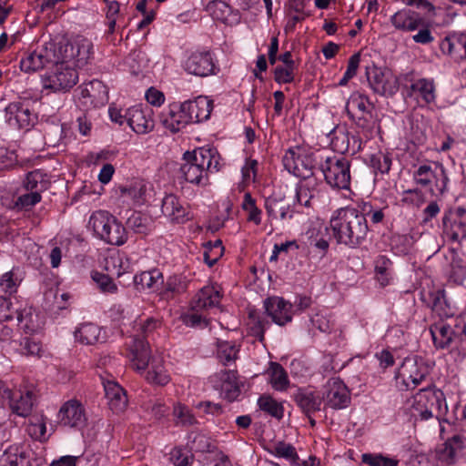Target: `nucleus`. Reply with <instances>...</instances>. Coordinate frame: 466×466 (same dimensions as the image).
<instances>
[{
  "label": "nucleus",
  "mask_w": 466,
  "mask_h": 466,
  "mask_svg": "<svg viewBox=\"0 0 466 466\" xmlns=\"http://www.w3.org/2000/svg\"><path fill=\"white\" fill-rule=\"evenodd\" d=\"M466 446V439L461 435H454L446 441L439 450V458L447 464H451L456 461L458 453Z\"/></svg>",
  "instance_id": "37"
},
{
  "label": "nucleus",
  "mask_w": 466,
  "mask_h": 466,
  "mask_svg": "<svg viewBox=\"0 0 466 466\" xmlns=\"http://www.w3.org/2000/svg\"><path fill=\"white\" fill-rule=\"evenodd\" d=\"M242 208L247 214L248 221L252 222L257 226L261 223L262 211L257 207L255 199L249 193H246L244 195Z\"/></svg>",
  "instance_id": "51"
},
{
  "label": "nucleus",
  "mask_w": 466,
  "mask_h": 466,
  "mask_svg": "<svg viewBox=\"0 0 466 466\" xmlns=\"http://www.w3.org/2000/svg\"><path fill=\"white\" fill-rule=\"evenodd\" d=\"M430 368L421 358H406L396 379H400L406 390H413L429 375Z\"/></svg>",
  "instance_id": "10"
},
{
  "label": "nucleus",
  "mask_w": 466,
  "mask_h": 466,
  "mask_svg": "<svg viewBox=\"0 0 466 466\" xmlns=\"http://www.w3.org/2000/svg\"><path fill=\"white\" fill-rule=\"evenodd\" d=\"M283 166L290 174L302 177H312L315 159L311 153H307L300 147L289 148L282 157Z\"/></svg>",
  "instance_id": "9"
},
{
  "label": "nucleus",
  "mask_w": 466,
  "mask_h": 466,
  "mask_svg": "<svg viewBox=\"0 0 466 466\" xmlns=\"http://www.w3.org/2000/svg\"><path fill=\"white\" fill-rule=\"evenodd\" d=\"M409 96L418 103L434 104L436 101V85L432 78L420 77L413 79L409 89Z\"/></svg>",
  "instance_id": "25"
},
{
  "label": "nucleus",
  "mask_w": 466,
  "mask_h": 466,
  "mask_svg": "<svg viewBox=\"0 0 466 466\" xmlns=\"http://www.w3.org/2000/svg\"><path fill=\"white\" fill-rule=\"evenodd\" d=\"M199 311L192 310L183 316V322L188 327H200L204 328L208 325V320L206 316L198 313Z\"/></svg>",
  "instance_id": "62"
},
{
  "label": "nucleus",
  "mask_w": 466,
  "mask_h": 466,
  "mask_svg": "<svg viewBox=\"0 0 466 466\" xmlns=\"http://www.w3.org/2000/svg\"><path fill=\"white\" fill-rule=\"evenodd\" d=\"M42 197L37 192L26 191L17 197L14 203V208L18 210H29L32 207L39 203Z\"/></svg>",
  "instance_id": "54"
},
{
  "label": "nucleus",
  "mask_w": 466,
  "mask_h": 466,
  "mask_svg": "<svg viewBox=\"0 0 466 466\" xmlns=\"http://www.w3.org/2000/svg\"><path fill=\"white\" fill-rule=\"evenodd\" d=\"M0 466H30L29 454L22 446H9L0 457Z\"/></svg>",
  "instance_id": "35"
},
{
  "label": "nucleus",
  "mask_w": 466,
  "mask_h": 466,
  "mask_svg": "<svg viewBox=\"0 0 466 466\" xmlns=\"http://www.w3.org/2000/svg\"><path fill=\"white\" fill-rule=\"evenodd\" d=\"M28 434L35 440L41 441L45 439L46 425L43 417H33L27 425Z\"/></svg>",
  "instance_id": "57"
},
{
  "label": "nucleus",
  "mask_w": 466,
  "mask_h": 466,
  "mask_svg": "<svg viewBox=\"0 0 466 466\" xmlns=\"http://www.w3.org/2000/svg\"><path fill=\"white\" fill-rule=\"evenodd\" d=\"M260 410L268 412L275 418L283 416V407L269 395H262L258 400Z\"/></svg>",
  "instance_id": "52"
},
{
  "label": "nucleus",
  "mask_w": 466,
  "mask_h": 466,
  "mask_svg": "<svg viewBox=\"0 0 466 466\" xmlns=\"http://www.w3.org/2000/svg\"><path fill=\"white\" fill-rule=\"evenodd\" d=\"M49 181L46 174L37 169L29 172L24 182L23 187L25 191L37 192L41 195L42 192L46 191L48 187Z\"/></svg>",
  "instance_id": "42"
},
{
  "label": "nucleus",
  "mask_w": 466,
  "mask_h": 466,
  "mask_svg": "<svg viewBox=\"0 0 466 466\" xmlns=\"http://www.w3.org/2000/svg\"><path fill=\"white\" fill-rule=\"evenodd\" d=\"M162 283V274L157 269L144 271L134 276V284L138 290L154 289Z\"/></svg>",
  "instance_id": "44"
},
{
  "label": "nucleus",
  "mask_w": 466,
  "mask_h": 466,
  "mask_svg": "<svg viewBox=\"0 0 466 466\" xmlns=\"http://www.w3.org/2000/svg\"><path fill=\"white\" fill-rule=\"evenodd\" d=\"M56 60L53 46H43L29 53L20 61V68L25 73H33L43 69Z\"/></svg>",
  "instance_id": "21"
},
{
  "label": "nucleus",
  "mask_w": 466,
  "mask_h": 466,
  "mask_svg": "<svg viewBox=\"0 0 466 466\" xmlns=\"http://www.w3.org/2000/svg\"><path fill=\"white\" fill-rule=\"evenodd\" d=\"M173 414L177 425L192 426L197 423V419L191 410L185 405L177 403L174 406Z\"/></svg>",
  "instance_id": "53"
},
{
  "label": "nucleus",
  "mask_w": 466,
  "mask_h": 466,
  "mask_svg": "<svg viewBox=\"0 0 466 466\" xmlns=\"http://www.w3.org/2000/svg\"><path fill=\"white\" fill-rule=\"evenodd\" d=\"M150 186L143 180H137L127 186L119 187V198L128 206L144 205L150 195Z\"/></svg>",
  "instance_id": "24"
},
{
  "label": "nucleus",
  "mask_w": 466,
  "mask_h": 466,
  "mask_svg": "<svg viewBox=\"0 0 466 466\" xmlns=\"http://www.w3.org/2000/svg\"><path fill=\"white\" fill-rule=\"evenodd\" d=\"M412 177L417 185L428 187L434 196H441L447 190L449 177L445 167L439 162L420 165Z\"/></svg>",
  "instance_id": "5"
},
{
  "label": "nucleus",
  "mask_w": 466,
  "mask_h": 466,
  "mask_svg": "<svg viewBox=\"0 0 466 466\" xmlns=\"http://www.w3.org/2000/svg\"><path fill=\"white\" fill-rule=\"evenodd\" d=\"M366 76L374 93L391 96L399 90L398 78L388 69L372 66L366 67Z\"/></svg>",
  "instance_id": "11"
},
{
  "label": "nucleus",
  "mask_w": 466,
  "mask_h": 466,
  "mask_svg": "<svg viewBox=\"0 0 466 466\" xmlns=\"http://www.w3.org/2000/svg\"><path fill=\"white\" fill-rule=\"evenodd\" d=\"M93 280L96 283L99 289L104 293L114 294L117 291V286L107 275L95 272L92 275Z\"/></svg>",
  "instance_id": "59"
},
{
  "label": "nucleus",
  "mask_w": 466,
  "mask_h": 466,
  "mask_svg": "<svg viewBox=\"0 0 466 466\" xmlns=\"http://www.w3.org/2000/svg\"><path fill=\"white\" fill-rule=\"evenodd\" d=\"M103 385L109 408L116 413L124 411L128 402L125 390L114 380L103 381Z\"/></svg>",
  "instance_id": "30"
},
{
  "label": "nucleus",
  "mask_w": 466,
  "mask_h": 466,
  "mask_svg": "<svg viewBox=\"0 0 466 466\" xmlns=\"http://www.w3.org/2000/svg\"><path fill=\"white\" fill-rule=\"evenodd\" d=\"M431 334L436 347L444 349L451 346L453 336L457 335L450 325L444 323L434 324L431 327Z\"/></svg>",
  "instance_id": "40"
},
{
  "label": "nucleus",
  "mask_w": 466,
  "mask_h": 466,
  "mask_svg": "<svg viewBox=\"0 0 466 466\" xmlns=\"http://www.w3.org/2000/svg\"><path fill=\"white\" fill-rule=\"evenodd\" d=\"M16 309L13 307L10 299L0 296V322L13 319Z\"/></svg>",
  "instance_id": "63"
},
{
  "label": "nucleus",
  "mask_w": 466,
  "mask_h": 466,
  "mask_svg": "<svg viewBox=\"0 0 466 466\" xmlns=\"http://www.w3.org/2000/svg\"><path fill=\"white\" fill-rule=\"evenodd\" d=\"M294 400L298 406L308 415L320 410L322 397L312 390L299 389L295 394Z\"/></svg>",
  "instance_id": "36"
},
{
  "label": "nucleus",
  "mask_w": 466,
  "mask_h": 466,
  "mask_svg": "<svg viewBox=\"0 0 466 466\" xmlns=\"http://www.w3.org/2000/svg\"><path fill=\"white\" fill-rule=\"evenodd\" d=\"M374 266L378 280L381 285H386L389 281L390 260L386 256L380 255L376 258Z\"/></svg>",
  "instance_id": "56"
},
{
  "label": "nucleus",
  "mask_w": 466,
  "mask_h": 466,
  "mask_svg": "<svg viewBox=\"0 0 466 466\" xmlns=\"http://www.w3.org/2000/svg\"><path fill=\"white\" fill-rule=\"evenodd\" d=\"M264 208L269 218L271 219H287L291 218L290 203L287 200L284 194L274 192L265 198Z\"/></svg>",
  "instance_id": "28"
},
{
  "label": "nucleus",
  "mask_w": 466,
  "mask_h": 466,
  "mask_svg": "<svg viewBox=\"0 0 466 466\" xmlns=\"http://www.w3.org/2000/svg\"><path fill=\"white\" fill-rule=\"evenodd\" d=\"M442 54L451 56L455 60L466 57V35H451L445 36L440 43Z\"/></svg>",
  "instance_id": "32"
},
{
  "label": "nucleus",
  "mask_w": 466,
  "mask_h": 466,
  "mask_svg": "<svg viewBox=\"0 0 466 466\" xmlns=\"http://www.w3.org/2000/svg\"><path fill=\"white\" fill-rule=\"evenodd\" d=\"M238 347L234 342L218 341V358L224 364L228 365L237 359Z\"/></svg>",
  "instance_id": "50"
},
{
  "label": "nucleus",
  "mask_w": 466,
  "mask_h": 466,
  "mask_svg": "<svg viewBox=\"0 0 466 466\" xmlns=\"http://www.w3.org/2000/svg\"><path fill=\"white\" fill-rule=\"evenodd\" d=\"M83 93H86L96 106L104 105L108 100L107 88L98 80H93L88 83L83 90Z\"/></svg>",
  "instance_id": "48"
},
{
  "label": "nucleus",
  "mask_w": 466,
  "mask_h": 466,
  "mask_svg": "<svg viewBox=\"0 0 466 466\" xmlns=\"http://www.w3.org/2000/svg\"><path fill=\"white\" fill-rule=\"evenodd\" d=\"M180 173L184 179L191 184L207 185L208 173L218 172L220 168V156L212 147H199L183 156Z\"/></svg>",
  "instance_id": "2"
},
{
  "label": "nucleus",
  "mask_w": 466,
  "mask_h": 466,
  "mask_svg": "<svg viewBox=\"0 0 466 466\" xmlns=\"http://www.w3.org/2000/svg\"><path fill=\"white\" fill-rule=\"evenodd\" d=\"M75 338L86 345H93L104 340L102 329L93 323H84L75 331Z\"/></svg>",
  "instance_id": "38"
},
{
  "label": "nucleus",
  "mask_w": 466,
  "mask_h": 466,
  "mask_svg": "<svg viewBox=\"0 0 466 466\" xmlns=\"http://www.w3.org/2000/svg\"><path fill=\"white\" fill-rule=\"evenodd\" d=\"M153 111L149 106H134L127 110V123L138 135L154 129Z\"/></svg>",
  "instance_id": "17"
},
{
  "label": "nucleus",
  "mask_w": 466,
  "mask_h": 466,
  "mask_svg": "<svg viewBox=\"0 0 466 466\" xmlns=\"http://www.w3.org/2000/svg\"><path fill=\"white\" fill-rule=\"evenodd\" d=\"M222 294L218 285H207L201 288L190 303L191 310L209 311L220 308Z\"/></svg>",
  "instance_id": "18"
},
{
  "label": "nucleus",
  "mask_w": 466,
  "mask_h": 466,
  "mask_svg": "<svg viewBox=\"0 0 466 466\" xmlns=\"http://www.w3.org/2000/svg\"><path fill=\"white\" fill-rule=\"evenodd\" d=\"M161 210L165 217L174 222L183 223L189 218L187 208L173 194L163 198Z\"/></svg>",
  "instance_id": "29"
},
{
  "label": "nucleus",
  "mask_w": 466,
  "mask_h": 466,
  "mask_svg": "<svg viewBox=\"0 0 466 466\" xmlns=\"http://www.w3.org/2000/svg\"><path fill=\"white\" fill-rule=\"evenodd\" d=\"M322 401L333 410H342L350 403V391L339 378H331L325 385Z\"/></svg>",
  "instance_id": "15"
},
{
  "label": "nucleus",
  "mask_w": 466,
  "mask_h": 466,
  "mask_svg": "<svg viewBox=\"0 0 466 466\" xmlns=\"http://www.w3.org/2000/svg\"><path fill=\"white\" fill-rule=\"evenodd\" d=\"M184 69L190 75L205 77L215 74L216 66L211 53L195 52L186 59Z\"/></svg>",
  "instance_id": "22"
},
{
  "label": "nucleus",
  "mask_w": 466,
  "mask_h": 466,
  "mask_svg": "<svg viewBox=\"0 0 466 466\" xmlns=\"http://www.w3.org/2000/svg\"><path fill=\"white\" fill-rule=\"evenodd\" d=\"M350 161L344 157H328L320 168L326 182L332 187L347 189L350 184Z\"/></svg>",
  "instance_id": "7"
},
{
  "label": "nucleus",
  "mask_w": 466,
  "mask_h": 466,
  "mask_svg": "<svg viewBox=\"0 0 466 466\" xmlns=\"http://www.w3.org/2000/svg\"><path fill=\"white\" fill-rule=\"evenodd\" d=\"M371 211L372 206L368 202L360 206V210L351 207L335 210L329 219V228L336 241L351 248L360 247L367 238L366 217Z\"/></svg>",
  "instance_id": "1"
},
{
  "label": "nucleus",
  "mask_w": 466,
  "mask_h": 466,
  "mask_svg": "<svg viewBox=\"0 0 466 466\" xmlns=\"http://www.w3.org/2000/svg\"><path fill=\"white\" fill-rule=\"evenodd\" d=\"M443 233L453 242L466 239V209L458 208L449 217L443 218Z\"/></svg>",
  "instance_id": "23"
},
{
  "label": "nucleus",
  "mask_w": 466,
  "mask_h": 466,
  "mask_svg": "<svg viewBox=\"0 0 466 466\" xmlns=\"http://www.w3.org/2000/svg\"><path fill=\"white\" fill-rule=\"evenodd\" d=\"M92 50V43L89 39L77 35L70 43L64 46L63 59L74 61L76 66H83L87 63Z\"/></svg>",
  "instance_id": "19"
},
{
  "label": "nucleus",
  "mask_w": 466,
  "mask_h": 466,
  "mask_svg": "<svg viewBox=\"0 0 466 466\" xmlns=\"http://www.w3.org/2000/svg\"><path fill=\"white\" fill-rule=\"evenodd\" d=\"M187 102H173L164 108L159 115L162 126L172 133H177L192 124Z\"/></svg>",
  "instance_id": "13"
},
{
  "label": "nucleus",
  "mask_w": 466,
  "mask_h": 466,
  "mask_svg": "<svg viewBox=\"0 0 466 466\" xmlns=\"http://www.w3.org/2000/svg\"><path fill=\"white\" fill-rule=\"evenodd\" d=\"M23 280V273L19 268L14 267L11 270L0 276V290L12 295L17 291Z\"/></svg>",
  "instance_id": "43"
},
{
  "label": "nucleus",
  "mask_w": 466,
  "mask_h": 466,
  "mask_svg": "<svg viewBox=\"0 0 466 466\" xmlns=\"http://www.w3.org/2000/svg\"><path fill=\"white\" fill-rule=\"evenodd\" d=\"M296 66H277L274 69V79L279 84H288L294 80Z\"/></svg>",
  "instance_id": "60"
},
{
  "label": "nucleus",
  "mask_w": 466,
  "mask_h": 466,
  "mask_svg": "<svg viewBox=\"0 0 466 466\" xmlns=\"http://www.w3.org/2000/svg\"><path fill=\"white\" fill-rule=\"evenodd\" d=\"M58 419L63 426L81 429L86 421L85 408L79 400H69L61 406Z\"/></svg>",
  "instance_id": "20"
},
{
  "label": "nucleus",
  "mask_w": 466,
  "mask_h": 466,
  "mask_svg": "<svg viewBox=\"0 0 466 466\" xmlns=\"http://www.w3.org/2000/svg\"><path fill=\"white\" fill-rule=\"evenodd\" d=\"M127 228L136 234L146 235L154 228L151 218L141 213H133L127 221Z\"/></svg>",
  "instance_id": "45"
},
{
  "label": "nucleus",
  "mask_w": 466,
  "mask_h": 466,
  "mask_svg": "<svg viewBox=\"0 0 466 466\" xmlns=\"http://www.w3.org/2000/svg\"><path fill=\"white\" fill-rule=\"evenodd\" d=\"M187 111L190 113L192 124L206 121L213 109V101L207 96H199L193 100H186Z\"/></svg>",
  "instance_id": "33"
},
{
  "label": "nucleus",
  "mask_w": 466,
  "mask_h": 466,
  "mask_svg": "<svg viewBox=\"0 0 466 466\" xmlns=\"http://www.w3.org/2000/svg\"><path fill=\"white\" fill-rule=\"evenodd\" d=\"M370 106L371 104L366 96L354 93L348 99L345 110L350 117L354 119L356 117V111L364 114L369 112Z\"/></svg>",
  "instance_id": "46"
},
{
  "label": "nucleus",
  "mask_w": 466,
  "mask_h": 466,
  "mask_svg": "<svg viewBox=\"0 0 466 466\" xmlns=\"http://www.w3.org/2000/svg\"><path fill=\"white\" fill-rule=\"evenodd\" d=\"M331 146L333 149L340 154H345L350 150V134L348 132H339L332 138Z\"/></svg>",
  "instance_id": "61"
},
{
  "label": "nucleus",
  "mask_w": 466,
  "mask_h": 466,
  "mask_svg": "<svg viewBox=\"0 0 466 466\" xmlns=\"http://www.w3.org/2000/svg\"><path fill=\"white\" fill-rule=\"evenodd\" d=\"M15 316L20 329L28 334L39 330L43 324L38 312L32 307L17 309Z\"/></svg>",
  "instance_id": "34"
},
{
  "label": "nucleus",
  "mask_w": 466,
  "mask_h": 466,
  "mask_svg": "<svg viewBox=\"0 0 466 466\" xmlns=\"http://www.w3.org/2000/svg\"><path fill=\"white\" fill-rule=\"evenodd\" d=\"M446 408L443 393L433 389L420 390L414 397L413 409L422 420H428L435 412H441Z\"/></svg>",
  "instance_id": "12"
},
{
  "label": "nucleus",
  "mask_w": 466,
  "mask_h": 466,
  "mask_svg": "<svg viewBox=\"0 0 466 466\" xmlns=\"http://www.w3.org/2000/svg\"><path fill=\"white\" fill-rule=\"evenodd\" d=\"M137 325L138 334L132 339L129 358L134 369L144 370L149 365L150 360V350L148 342L145 340V337L159 328L161 322L157 319L147 318L145 320H141Z\"/></svg>",
  "instance_id": "4"
},
{
  "label": "nucleus",
  "mask_w": 466,
  "mask_h": 466,
  "mask_svg": "<svg viewBox=\"0 0 466 466\" xmlns=\"http://www.w3.org/2000/svg\"><path fill=\"white\" fill-rule=\"evenodd\" d=\"M129 267L128 260L120 254H114L106 258V269L112 275L120 277L127 272Z\"/></svg>",
  "instance_id": "49"
},
{
  "label": "nucleus",
  "mask_w": 466,
  "mask_h": 466,
  "mask_svg": "<svg viewBox=\"0 0 466 466\" xmlns=\"http://www.w3.org/2000/svg\"><path fill=\"white\" fill-rule=\"evenodd\" d=\"M357 126L361 128L367 139L371 138L379 131V125L375 120H368L362 116H357Z\"/></svg>",
  "instance_id": "64"
},
{
  "label": "nucleus",
  "mask_w": 466,
  "mask_h": 466,
  "mask_svg": "<svg viewBox=\"0 0 466 466\" xmlns=\"http://www.w3.org/2000/svg\"><path fill=\"white\" fill-rule=\"evenodd\" d=\"M268 452L275 457L283 458L289 461L291 464H296L299 460V455L295 447L290 443L284 441H278L272 444L268 449Z\"/></svg>",
  "instance_id": "47"
},
{
  "label": "nucleus",
  "mask_w": 466,
  "mask_h": 466,
  "mask_svg": "<svg viewBox=\"0 0 466 466\" xmlns=\"http://www.w3.org/2000/svg\"><path fill=\"white\" fill-rule=\"evenodd\" d=\"M0 403L2 406L8 405L15 414L26 417L31 413L34 405L33 393L30 390L25 393L14 392L5 384L0 382Z\"/></svg>",
  "instance_id": "14"
},
{
  "label": "nucleus",
  "mask_w": 466,
  "mask_h": 466,
  "mask_svg": "<svg viewBox=\"0 0 466 466\" xmlns=\"http://www.w3.org/2000/svg\"><path fill=\"white\" fill-rule=\"evenodd\" d=\"M87 228L95 236L105 242L121 246L127 239L125 227L110 213L105 210H97L90 216Z\"/></svg>",
  "instance_id": "3"
},
{
  "label": "nucleus",
  "mask_w": 466,
  "mask_h": 466,
  "mask_svg": "<svg viewBox=\"0 0 466 466\" xmlns=\"http://www.w3.org/2000/svg\"><path fill=\"white\" fill-rule=\"evenodd\" d=\"M218 379L220 396L228 400L234 401L240 394L237 372L235 370H223L217 374Z\"/></svg>",
  "instance_id": "31"
},
{
  "label": "nucleus",
  "mask_w": 466,
  "mask_h": 466,
  "mask_svg": "<svg viewBox=\"0 0 466 466\" xmlns=\"http://www.w3.org/2000/svg\"><path fill=\"white\" fill-rule=\"evenodd\" d=\"M390 20L397 30L405 32L415 31L424 24V19L419 13L408 8L397 11L390 16Z\"/></svg>",
  "instance_id": "27"
},
{
  "label": "nucleus",
  "mask_w": 466,
  "mask_h": 466,
  "mask_svg": "<svg viewBox=\"0 0 466 466\" xmlns=\"http://www.w3.org/2000/svg\"><path fill=\"white\" fill-rule=\"evenodd\" d=\"M264 307L268 316L279 326H283L292 319V305L282 298H268L264 301Z\"/></svg>",
  "instance_id": "26"
},
{
  "label": "nucleus",
  "mask_w": 466,
  "mask_h": 466,
  "mask_svg": "<svg viewBox=\"0 0 466 466\" xmlns=\"http://www.w3.org/2000/svg\"><path fill=\"white\" fill-rule=\"evenodd\" d=\"M269 377L268 382L271 387L278 391H285L289 386L288 373L284 368L278 362H270L267 370Z\"/></svg>",
  "instance_id": "39"
},
{
  "label": "nucleus",
  "mask_w": 466,
  "mask_h": 466,
  "mask_svg": "<svg viewBox=\"0 0 466 466\" xmlns=\"http://www.w3.org/2000/svg\"><path fill=\"white\" fill-rule=\"evenodd\" d=\"M362 461L370 466H398V461L385 457L382 454L364 453Z\"/></svg>",
  "instance_id": "58"
},
{
  "label": "nucleus",
  "mask_w": 466,
  "mask_h": 466,
  "mask_svg": "<svg viewBox=\"0 0 466 466\" xmlns=\"http://www.w3.org/2000/svg\"><path fill=\"white\" fill-rule=\"evenodd\" d=\"M56 66L42 77L43 88L52 92H66L72 88L78 80V75L69 62L63 59L55 60Z\"/></svg>",
  "instance_id": "6"
},
{
  "label": "nucleus",
  "mask_w": 466,
  "mask_h": 466,
  "mask_svg": "<svg viewBox=\"0 0 466 466\" xmlns=\"http://www.w3.org/2000/svg\"><path fill=\"white\" fill-rule=\"evenodd\" d=\"M324 196L322 183L314 177L303 179L296 189L297 201L307 208L320 204Z\"/></svg>",
  "instance_id": "16"
},
{
  "label": "nucleus",
  "mask_w": 466,
  "mask_h": 466,
  "mask_svg": "<svg viewBox=\"0 0 466 466\" xmlns=\"http://www.w3.org/2000/svg\"><path fill=\"white\" fill-rule=\"evenodd\" d=\"M5 118L13 128L29 130L36 120L32 103L28 99H17L7 105Z\"/></svg>",
  "instance_id": "8"
},
{
  "label": "nucleus",
  "mask_w": 466,
  "mask_h": 466,
  "mask_svg": "<svg viewBox=\"0 0 466 466\" xmlns=\"http://www.w3.org/2000/svg\"><path fill=\"white\" fill-rule=\"evenodd\" d=\"M143 407L156 420L164 418L168 412L167 406L159 399H150L143 404Z\"/></svg>",
  "instance_id": "55"
},
{
  "label": "nucleus",
  "mask_w": 466,
  "mask_h": 466,
  "mask_svg": "<svg viewBox=\"0 0 466 466\" xmlns=\"http://www.w3.org/2000/svg\"><path fill=\"white\" fill-rule=\"evenodd\" d=\"M146 379L151 384L165 386L170 381V375L161 360L153 359Z\"/></svg>",
  "instance_id": "41"
}]
</instances>
